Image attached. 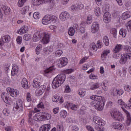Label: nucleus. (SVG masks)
Instances as JSON below:
<instances>
[{
    "label": "nucleus",
    "instance_id": "f257e3e1",
    "mask_svg": "<svg viewBox=\"0 0 131 131\" xmlns=\"http://www.w3.org/2000/svg\"><path fill=\"white\" fill-rule=\"evenodd\" d=\"M42 37V38L41 41L43 45H47V43L50 42L51 34L49 33H44L42 34V33L40 32H36L34 33L33 36V41L34 42H36V41H38V40H40Z\"/></svg>",
    "mask_w": 131,
    "mask_h": 131
},
{
    "label": "nucleus",
    "instance_id": "f03ea898",
    "mask_svg": "<svg viewBox=\"0 0 131 131\" xmlns=\"http://www.w3.org/2000/svg\"><path fill=\"white\" fill-rule=\"evenodd\" d=\"M111 115L113 118L117 121H123L124 119L122 114L116 109L113 110L112 112H111Z\"/></svg>",
    "mask_w": 131,
    "mask_h": 131
},
{
    "label": "nucleus",
    "instance_id": "7ed1b4c3",
    "mask_svg": "<svg viewBox=\"0 0 131 131\" xmlns=\"http://www.w3.org/2000/svg\"><path fill=\"white\" fill-rule=\"evenodd\" d=\"M54 21H56V18H55L54 16L46 15L42 19V23L43 25H48L50 24V23L54 22Z\"/></svg>",
    "mask_w": 131,
    "mask_h": 131
},
{
    "label": "nucleus",
    "instance_id": "20e7f679",
    "mask_svg": "<svg viewBox=\"0 0 131 131\" xmlns=\"http://www.w3.org/2000/svg\"><path fill=\"white\" fill-rule=\"evenodd\" d=\"M91 105H92L93 107H95V109H96V110H98V111H102V110L104 109V106H105V102H92Z\"/></svg>",
    "mask_w": 131,
    "mask_h": 131
},
{
    "label": "nucleus",
    "instance_id": "39448f33",
    "mask_svg": "<svg viewBox=\"0 0 131 131\" xmlns=\"http://www.w3.org/2000/svg\"><path fill=\"white\" fill-rule=\"evenodd\" d=\"M55 66L50 67L44 71V75L47 77H51L53 75V71H55Z\"/></svg>",
    "mask_w": 131,
    "mask_h": 131
},
{
    "label": "nucleus",
    "instance_id": "423d86ee",
    "mask_svg": "<svg viewBox=\"0 0 131 131\" xmlns=\"http://www.w3.org/2000/svg\"><path fill=\"white\" fill-rule=\"evenodd\" d=\"M123 111L125 113L126 115V124L127 125V126L130 125V123H131V116L130 114L128 111H127L123 106L121 107Z\"/></svg>",
    "mask_w": 131,
    "mask_h": 131
},
{
    "label": "nucleus",
    "instance_id": "0eeeda50",
    "mask_svg": "<svg viewBox=\"0 0 131 131\" xmlns=\"http://www.w3.org/2000/svg\"><path fill=\"white\" fill-rule=\"evenodd\" d=\"M11 40V36L9 35H6L2 37L0 39V46H4L5 43H8Z\"/></svg>",
    "mask_w": 131,
    "mask_h": 131
},
{
    "label": "nucleus",
    "instance_id": "6e6552de",
    "mask_svg": "<svg viewBox=\"0 0 131 131\" xmlns=\"http://www.w3.org/2000/svg\"><path fill=\"white\" fill-rule=\"evenodd\" d=\"M7 91L8 93H10V96L13 98L17 97L19 95V91L13 88H8L7 89Z\"/></svg>",
    "mask_w": 131,
    "mask_h": 131
},
{
    "label": "nucleus",
    "instance_id": "1a4fd4ad",
    "mask_svg": "<svg viewBox=\"0 0 131 131\" xmlns=\"http://www.w3.org/2000/svg\"><path fill=\"white\" fill-rule=\"evenodd\" d=\"M36 112H38V110L37 108H35L33 111V112H30L28 117H29V123H30V124H33L34 123V119H33L32 118V115H34L35 113H36Z\"/></svg>",
    "mask_w": 131,
    "mask_h": 131
},
{
    "label": "nucleus",
    "instance_id": "9d476101",
    "mask_svg": "<svg viewBox=\"0 0 131 131\" xmlns=\"http://www.w3.org/2000/svg\"><path fill=\"white\" fill-rule=\"evenodd\" d=\"M112 127L118 130H122L124 128L123 125L119 122H114L112 124Z\"/></svg>",
    "mask_w": 131,
    "mask_h": 131
},
{
    "label": "nucleus",
    "instance_id": "9b49d317",
    "mask_svg": "<svg viewBox=\"0 0 131 131\" xmlns=\"http://www.w3.org/2000/svg\"><path fill=\"white\" fill-rule=\"evenodd\" d=\"M93 122L98 125H105V121L102 120L100 117H93Z\"/></svg>",
    "mask_w": 131,
    "mask_h": 131
},
{
    "label": "nucleus",
    "instance_id": "f8f14e48",
    "mask_svg": "<svg viewBox=\"0 0 131 131\" xmlns=\"http://www.w3.org/2000/svg\"><path fill=\"white\" fill-rule=\"evenodd\" d=\"M68 63V59L66 57H62L59 59V61L58 62V66L60 68L61 67H64L67 65Z\"/></svg>",
    "mask_w": 131,
    "mask_h": 131
},
{
    "label": "nucleus",
    "instance_id": "ddd939ff",
    "mask_svg": "<svg viewBox=\"0 0 131 131\" xmlns=\"http://www.w3.org/2000/svg\"><path fill=\"white\" fill-rule=\"evenodd\" d=\"M23 109V102L22 101L18 100L16 102V103L14 105L13 110H22Z\"/></svg>",
    "mask_w": 131,
    "mask_h": 131
},
{
    "label": "nucleus",
    "instance_id": "4468645a",
    "mask_svg": "<svg viewBox=\"0 0 131 131\" xmlns=\"http://www.w3.org/2000/svg\"><path fill=\"white\" fill-rule=\"evenodd\" d=\"M100 28V25L97 22L93 23L92 26H91V32L92 33H97L99 31Z\"/></svg>",
    "mask_w": 131,
    "mask_h": 131
},
{
    "label": "nucleus",
    "instance_id": "2eb2a0df",
    "mask_svg": "<svg viewBox=\"0 0 131 131\" xmlns=\"http://www.w3.org/2000/svg\"><path fill=\"white\" fill-rule=\"evenodd\" d=\"M1 98L3 100V101L5 102L6 103V104H10V102L12 101V99L11 98H9V96L6 92H3L2 94L1 95Z\"/></svg>",
    "mask_w": 131,
    "mask_h": 131
},
{
    "label": "nucleus",
    "instance_id": "dca6fc26",
    "mask_svg": "<svg viewBox=\"0 0 131 131\" xmlns=\"http://www.w3.org/2000/svg\"><path fill=\"white\" fill-rule=\"evenodd\" d=\"M70 15L67 11L62 12L59 15V18L61 21H66L69 19Z\"/></svg>",
    "mask_w": 131,
    "mask_h": 131
},
{
    "label": "nucleus",
    "instance_id": "f3484780",
    "mask_svg": "<svg viewBox=\"0 0 131 131\" xmlns=\"http://www.w3.org/2000/svg\"><path fill=\"white\" fill-rule=\"evenodd\" d=\"M62 84V83L59 81L57 78L55 77L53 80L52 83V86L53 89H58L59 86H60Z\"/></svg>",
    "mask_w": 131,
    "mask_h": 131
},
{
    "label": "nucleus",
    "instance_id": "a211bd4d",
    "mask_svg": "<svg viewBox=\"0 0 131 131\" xmlns=\"http://www.w3.org/2000/svg\"><path fill=\"white\" fill-rule=\"evenodd\" d=\"M53 50L54 48L52 46H48L43 48V53L46 56H48V55H50L53 52Z\"/></svg>",
    "mask_w": 131,
    "mask_h": 131
},
{
    "label": "nucleus",
    "instance_id": "6ab92c4d",
    "mask_svg": "<svg viewBox=\"0 0 131 131\" xmlns=\"http://www.w3.org/2000/svg\"><path fill=\"white\" fill-rule=\"evenodd\" d=\"M103 21L105 23H109L111 21V14L105 12L103 15Z\"/></svg>",
    "mask_w": 131,
    "mask_h": 131
},
{
    "label": "nucleus",
    "instance_id": "aec40b11",
    "mask_svg": "<svg viewBox=\"0 0 131 131\" xmlns=\"http://www.w3.org/2000/svg\"><path fill=\"white\" fill-rule=\"evenodd\" d=\"M61 83V84L64 83L66 79V75L65 74H60L55 77Z\"/></svg>",
    "mask_w": 131,
    "mask_h": 131
},
{
    "label": "nucleus",
    "instance_id": "412c9836",
    "mask_svg": "<svg viewBox=\"0 0 131 131\" xmlns=\"http://www.w3.org/2000/svg\"><path fill=\"white\" fill-rule=\"evenodd\" d=\"M34 120L35 121H42V118L41 117V112L34 114L33 116Z\"/></svg>",
    "mask_w": 131,
    "mask_h": 131
},
{
    "label": "nucleus",
    "instance_id": "4be33fe9",
    "mask_svg": "<svg viewBox=\"0 0 131 131\" xmlns=\"http://www.w3.org/2000/svg\"><path fill=\"white\" fill-rule=\"evenodd\" d=\"M131 17V12L130 11H126L122 13L121 18L122 20H126L128 19V18H130Z\"/></svg>",
    "mask_w": 131,
    "mask_h": 131
},
{
    "label": "nucleus",
    "instance_id": "5701e85b",
    "mask_svg": "<svg viewBox=\"0 0 131 131\" xmlns=\"http://www.w3.org/2000/svg\"><path fill=\"white\" fill-rule=\"evenodd\" d=\"M19 71V68L17 65H14L12 67V71H11V75L12 76H15V75H17L18 74V72Z\"/></svg>",
    "mask_w": 131,
    "mask_h": 131
},
{
    "label": "nucleus",
    "instance_id": "b1692460",
    "mask_svg": "<svg viewBox=\"0 0 131 131\" xmlns=\"http://www.w3.org/2000/svg\"><path fill=\"white\" fill-rule=\"evenodd\" d=\"M43 4H47L48 3L49 4V8L50 9H53L55 7V2L54 0H42Z\"/></svg>",
    "mask_w": 131,
    "mask_h": 131
},
{
    "label": "nucleus",
    "instance_id": "393cba45",
    "mask_svg": "<svg viewBox=\"0 0 131 131\" xmlns=\"http://www.w3.org/2000/svg\"><path fill=\"white\" fill-rule=\"evenodd\" d=\"M41 117H42V121L49 120V119H50L51 117H52V116H51V114L48 113L42 112Z\"/></svg>",
    "mask_w": 131,
    "mask_h": 131
},
{
    "label": "nucleus",
    "instance_id": "a878e982",
    "mask_svg": "<svg viewBox=\"0 0 131 131\" xmlns=\"http://www.w3.org/2000/svg\"><path fill=\"white\" fill-rule=\"evenodd\" d=\"M40 85V80L38 78H35L33 82V86L34 89H37Z\"/></svg>",
    "mask_w": 131,
    "mask_h": 131
},
{
    "label": "nucleus",
    "instance_id": "bb28decb",
    "mask_svg": "<svg viewBox=\"0 0 131 131\" xmlns=\"http://www.w3.org/2000/svg\"><path fill=\"white\" fill-rule=\"evenodd\" d=\"M51 129V125L46 124L42 125L40 129V131H49Z\"/></svg>",
    "mask_w": 131,
    "mask_h": 131
},
{
    "label": "nucleus",
    "instance_id": "cd10ccee",
    "mask_svg": "<svg viewBox=\"0 0 131 131\" xmlns=\"http://www.w3.org/2000/svg\"><path fill=\"white\" fill-rule=\"evenodd\" d=\"M21 85L24 89H25V90H28L29 88L28 82L27 81V79H26V78L23 79L21 81Z\"/></svg>",
    "mask_w": 131,
    "mask_h": 131
},
{
    "label": "nucleus",
    "instance_id": "c85d7f7f",
    "mask_svg": "<svg viewBox=\"0 0 131 131\" xmlns=\"http://www.w3.org/2000/svg\"><path fill=\"white\" fill-rule=\"evenodd\" d=\"M108 54H110V50H106L103 51L101 56L102 60H105L107 58Z\"/></svg>",
    "mask_w": 131,
    "mask_h": 131
},
{
    "label": "nucleus",
    "instance_id": "c756f323",
    "mask_svg": "<svg viewBox=\"0 0 131 131\" xmlns=\"http://www.w3.org/2000/svg\"><path fill=\"white\" fill-rule=\"evenodd\" d=\"M27 31H28V28L27 26H23L19 30V32H20L19 34H24V33H26Z\"/></svg>",
    "mask_w": 131,
    "mask_h": 131
},
{
    "label": "nucleus",
    "instance_id": "7c9ffc66",
    "mask_svg": "<svg viewBox=\"0 0 131 131\" xmlns=\"http://www.w3.org/2000/svg\"><path fill=\"white\" fill-rule=\"evenodd\" d=\"M108 81H103V82H102V89L103 90V91H104V92H107V91H108Z\"/></svg>",
    "mask_w": 131,
    "mask_h": 131
},
{
    "label": "nucleus",
    "instance_id": "2f4dec72",
    "mask_svg": "<svg viewBox=\"0 0 131 131\" xmlns=\"http://www.w3.org/2000/svg\"><path fill=\"white\" fill-rule=\"evenodd\" d=\"M2 9L3 10V11H4V13L5 14V15H9V14H10V13L11 12V9L7 6H3Z\"/></svg>",
    "mask_w": 131,
    "mask_h": 131
},
{
    "label": "nucleus",
    "instance_id": "473e14b6",
    "mask_svg": "<svg viewBox=\"0 0 131 131\" xmlns=\"http://www.w3.org/2000/svg\"><path fill=\"white\" fill-rule=\"evenodd\" d=\"M121 47H122L121 45H118L116 46L115 49L113 50V53H119V52L122 50Z\"/></svg>",
    "mask_w": 131,
    "mask_h": 131
},
{
    "label": "nucleus",
    "instance_id": "72a5a7b5",
    "mask_svg": "<svg viewBox=\"0 0 131 131\" xmlns=\"http://www.w3.org/2000/svg\"><path fill=\"white\" fill-rule=\"evenodd\" d=\"M32 3L33 6H39V5L43 4V1L42 0H32Z\"/></svg>",
    "mask_w": 131,
    "mask_h": 131
},
{
    "label": "nucleus",
    "instance_id": "f704fd0d",
    "mask_svg": "<svg viewBox=\"0 0 131 131\" xmlns=\"http://www.w3.org/2000/svg\"><path fill=\"white\" fill-rule=\"evenodd\" d=\"M127 61V57L126 56L125 54H124L121 58L120 59V63L122 64V65H123V64H125L126 63V61Z\"/></svg>",
    "mask_w": 131,
    "mask_h": 131
},
{
    "label": "nucleus",
    "instance_id": "c9c22d12",
    "mask_svg": "<svg viewBox=\"0 0 131 131\" xmlns=\"http://www.w3.org/2000/svg\"><path fill=\"white\" fill-rule=\"evenodd\" d=\"M101 86V84L99 82H96L94 83L91 86V90H96L97 89H99Z\"/></svg>",
    "mask_w": 131,
    "mask_h": 131
},
{
    "label": "nucleus",
    "instance_id": "e433bc0d",
    "mask_svg": "<svg viewBox=\"0 0 131 131\" xmlns=\"http://www.w3.org/2000/svg\"><path fill=\"white\" fill-rule=\"evenodd\" d=\"M68 33L70 36H73L75 33V30H74V28H73V27L69 28Z\"/></svg>",
    "mask_w": 131,
    "mask_h": 131
},
{
    "label": "nucleus",
    "instance_id": "4c0bfd02",
    "mask_svg": "<svg viewBox=\"0 0 131 131\" xmlns=\"http://www.w3.org/2000/svg\"><path fill=\"white\" fill-rule=\"evenodd\" d=\"M79 30L80 33L83 34L85 33V27L83 26V24L82 23L80 24Z\"/></svg>",
    "mask_w": 131,
    "mask_h": 131
},
{
    "label": "nucleus",
    "instance_id": "58836bf2",
    "mask_svg": "<svg viewBox=\"0 0 131 131\" xmlns=\"http://www.w3.org/2000/svg\"><path fill=\"white\" fill-rule=\"evenodd\" d=\"M94 13L97 17L100 16L101 15V10L100 9V8L96 7L94 8Z\"/></svg>",
    "mask_w": 131,
    "mask_h": 131
},
{
    "label": "nucleus",
    "instance_id": "ea45409f",
    "mask_svg": "<svg viewBox=\"0 0 131 131\" xmlns=\"http://www.w3.org/2000/svg\"><path fill=\"white\" fill-rule=\"evenodd\" d=\"M126 30L124 29H121L120 30V35H122V37H125V36H126Z\"/></svg>",
    "mask_w": 131,
    "mask_h": 131
},
{
    "label": "nucleus",
    "instance_id": "a19ab883",
    "mask_svg": "<svg viewBox=\"0 0 131 131\" xmlns=\"http://www.w3.org/2000/svg\"><path fill=\"white\" fill-rule=\"evenodd\" d=\"M62 54H63V51H62L60 49H58L55 52V57H60V56L62 55Z\"/></svg>",
    "mask_w": 131,
    "mask_h": 131
},
{
    "label": "nucleus",
    "instance_id": "79ce46f5",
    "mask_svg": "<svg viewBox=\"0 0 131 131\" xmlns=\"http://www.w3.org/2000/svg\"><path fill=\"white\" fill-rule=\"evenodd\" d=\"M60 116L62 118H65L67 116V112L65 110H62L60 112Z\"/></svg>",
    "mask_w": 131,
    "mask_h": 131
},
{
    "label": "nucleus",
    "instance_id": "37998d69",
    "mask_svg": "<svg viewBox=\"0 0 131 131\" xmlns=\"http://www.w3.org/2000/svg\"><path fill=\"white\" fill-rule=\"evenodd\" d=\"M78 94L80 97H84L85 96V91L83 89H80L78 91Z\"/></svg>",
    "mask_w": 131,
    "mask_h": 131
},
{
    "label": "nucleus",
    "instance_id": "c03bdc74",
    "mask_svg": "<svg viewBox=\"0 0 131 131\" xmlns=\"http://www.w3.org/2000/svg\"><path fill=\"white\" fill-rule=\"evenodd\" d=\"M46 89H47V86H46V85H41L40 86H39L37 89L42 92V93H45V92L46 91Z\"/></svg>",
    "mask_w": 131,
    "mask_h": 131
},
{
    "label": "nucleus",
    "instance_id": "a18cd8bd",
    "mask_svg": "<svg viewBox=\"0 0 131 131\" xmlns=\"http://www.w3.org/2000/svg\"><path fill=\"white\" fill-rule=\"evenodd\" d=\"M24 39L25 40H26L27 41H28V40H30V39H31V35L29 34H26L24 36Z\"/></svg>",
    "mask_w": 131,
    "mask_h": 131
},
{
    "label": "nucleus",
    "instance_id": "49530a36",
    "mask_svg": "<svg viewBox=\"0 0 131 131\" xmlns=\"http://www.w3.org/2000/svg\"><path fill=\"white\" fill-rule=\"evenodd\" d=\"M103 41L105 46H108L109 45V38L106 36H104L103 39Z\"/></svg>",
    "mask_w": 131,
    "mask_h": 131
},
{
    "label": "nucleus",
    "instance_id": "de8ad7c7",
    "mask_svg": "<svg viewBox=\"0 0 131 131\" xmlns=\"http://www.w3.org/2000/svg\"><path fill=\"white\" fill-rule=\"evenodd\" d=\"M91 49L93 50L94 52H96L98 50V47L96 45V43H92L90 46Z\"/></svg>",
    "mask_w": 131,
    "mask_h": 131
},
{
    "label": "nucleus",
    "instance_id": "09e8293b",
    "mask_svg": "<svg viewBox=\"0 0 131 131\" xmlns=\"http://www.w3.org/2000/svg\"><path fill=\"white\" fill-rule=\"evenodd\" d=\"M33 17L34 18V19H36V20L39 19L40 18V14H39V12H34L33 14Z\"/></svg>",
    "mask_w": 131,
    "mask_h": 131
},
{
    "label": "nucleus",
    "instance_id": "8fccbe9b",
    "mask_svg": "<svg viewBox=\"0 0 131 131\" xmlns=\"http://www.w3.org/2000/svg\"><path fill=\"white\" fill-rule=\"evenodd\" d=\"M26 1L27 0H19L18 2V7H23V6H24V4L26 3Z\"/></svg>",
    "mask_w": 131,
    "mask_h": 131
},
{
    "label": "nucleus",
    "instance_id": "3c124183",
    "mask_svg": "<svg viewBox=\"0 0 131 131\" xmlns=\"http://www.w3.org/2000/svg\"><path fill=\"white\" fill-rule=\"evenodd\" d=\"M57 131H63L64 130V127H63V124H59L57 125Z\"/></svg>",
    "mask_w": 131,
    "mask_h": 131
},
{
    "label": "nucleus",
    "instance_id": "603ef678",
    "mask_svg": "<svg viewBox=\"0 0 131 131\" xmlns=\"http://www.w3.org/2000/svg\"><path fill=\"white\" fill-rule=\"evenodd\" d=\"M111 33H112L115 38L116 37V34H117V30L115 28H113L111 30Z\"/></svg>",
    "mask_w": 131,
    "mask_h": 131
},
{
    "label": "nucleus",
    "instance_id": "864d4df0",
    "mask_svg": "<svg viewBox=\"0 0 131 131\" xmlns=\"http://www.w3.org/2000/svg\"><path fill=\"white\" fill-rule=\"evenodd\" d=\"M113 58L114 59H119V58H120V54H119V52H114Z\"/></svg>",
    "mask_w": 131,
    "mask_h": 131
},
{
    "label": "nucleus",
    "instance_id": "5fc2aeb1",
    "mask_svg": "<svg viewBox=\"0 0 131 131\" xmlns=\"http://www.w3.org/2000/svg\"><path fill=\"white\" fill-rule=\"evenodd\" d=\"M70 107L72 110H75L76 111L77 110V108H78V105H75L72 103L70 104Z\"/></svg>",
    "mask_w": 131,
    "mask_h": 131
},
{
    "label": "nucleus",
    "instance_id": "6e6d98bb",
    "mask_svg": "<svg viewBox=\"0 0 131 131\" xmlns=\"http://www.w3.org/2000/svg\"><path fill=\"white\" fill-rule=\"evenodd\" d=\"M95 101L98 102V103H101V101H103V97L101 96H99L96 95Z\"/></svg>",
    "mask_w": 131,
    "mask_h": 131
},
{
    "label": "nucleus",
    "instance_id": "4d7b16f0",
    "mask_svg": "<svg viewBox=\"0 0 131 131\" xmlns=\"http://www.w3.org/2000/svg\"><path fill=\"white\" fill-rule=\"evenodd\" d=\"M35 94L37 97H39V96H41V95L43 94V92H42V91H41L38 89H37L35 91Z\"/></svg>",
    "mask_w": 131,
    "mask_h": 131
},
{
    "label": "nucleus",
    "instance_id": "13d9d810",
    "mask_svg": "<svg viewBox=\"0 0 131 131\" xmlns=\"http://www.w3.org/2000/svg\"><path fill=\"white\" fill-rule=\"evenodd\" d=\"M118 104H119V105H121V106H124V107H126V106H127V104H125V103H124V102H123V100H122V99H119L118 101Z\"/></svg>",
    "mask_w": 131,
    "mask_h": 131
},
{
    "label": "nucleus",
    "instance_id": "bf43d9fd",
    "mask_svg": "<svg viewBox=\"0 0 131 131\" xmlns=\"http://www.w3.org/2000/svg\"><path fill=\"white\" fill-rule=\"evenodd\" d=\"M92 15H88V16L87 17L86 23H87V24H91V23H92Z\"/></svg>",
    "mask_w": 131,
    "mask_h": 131
},
{
    "label": "nucleus",
    "instance_id": "052dcab7",
    "mask_svg": "<svg viewBox=\"0 0 131 131\" xmlns=\"http://www.w3.org/2000/svg\"><path fill=\"white\" fill-rule=\"evenodd\" d=\"M52 101L53 102H59V96H58V95H54L53 98H52Z\"/></svg>",
    "mask_w": 131,
    "mask_h": 131
},
{
    "label": "nucleus",
    "instance_id": "680f3d73",
    "mask_svg": "<svg viewBox=\"0 0 131 131\" xmlns=\"http://www.w3.org/2000/svg\"><path fill=\"white\" fill-rule=\"evenodd\" d=\"M27 12V8L24 7L20 11V14L21 15H25L26 13Z\"/></svg>",
    "mask_w": 131,
    "mask_h": 131
},
{
    "label": "nucleus",
    "instance_id": "e2e57ef3",
    "mask_svg": "<svg viewBox=\"0 0 131 131\" xmlns=\"http://www.w3.org/2000/svg\"><path fill=\"white\" fill-rule=\"evenodd\" d=\"M111 94L113 96H117V89H112Z\"/></svg>",
    "mask_w": 131,
    "mask_h": 131
},
{
    "label": "nucleus",
    "instance_id": "0e129e2a",
    "mask_svg": "<svg viewBox=\"0 0 131 131\" xmlns=\"http://www.w3.org/2000/svg\"><path fill=\"white\" fill-rule=\"evenodd\" d=\"M16 41L18 45H21V43H22V37L18 36L16 38Z\"/></svg>",
    "mask_w": 131,
    "mask_h": 131
},
{
    "label": "nucleus",
    "instance_id": "69168bd1",
    "mask_svg": "<svg viewBox=\"0 0 131 131\" xmlns=\"http://www.w3.org/2000/svg\"><path fill=\"white\" fill-rule=\"evenodd\" d=\"M104 125H98L97 127H96L97 130L99 131H104L105 129L104 128Z\"/></svg>",
    "mask_w": 131,
    "mask_h": 131
},
{
    "label": "nucleus",
    "instance_id": "338daca9",
    "mask_svg": "<svg viewBox=\"0 0 131 131\" xmlns=\"http://www.w3.org/2000/svg\"><path fill=\"white\" fill-rule=\"evenodd\" d=\"M71 129H72V131H78L79 128H78V127L77 126L74 125V126H72Z\"/></svg>",
    "mask_w": 131,
    "mask_h": 131
},
{
    "label": "nucleus",
    "instance_id": "774afa93",
    "mask_svg": "<svg viewBox=\"0 0 131 131\" xmlns=\"http://www.w3.org/2000/svg\"><path fill=\"white\" fill-rule=\"evenodd\" d=\"M126 53H128V54H130L131 53V47L129 46H126L125 49Z\"/></svg>",
    "mask_w": 131,
    "mask_h": 131
}]
</instances>
